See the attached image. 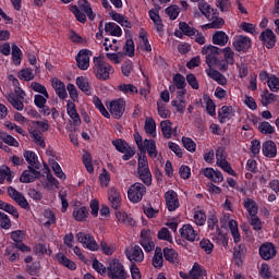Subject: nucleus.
Returning <instances> with one entry per match:
<instances>
[{
	"label": "nucleus",
	"instance_id": "nucleus-1",
	"mask_svg": "<svg viewBox=\"0 0 279 279\" xmlns=\"http://www.w3.org/2000/svg\"><path fill=\"white\" fill-rule=\"evenodd\" d=\"M78 5V7H77ZM77 5H70V12L74 14L78 23H86V16L89 21H95V12H93V7L88 0H78Z\"/></svg>",
	"mask_w": 279,
	"mask_h": 279
},
{
	"label": "nucleus",
	"instance_id": "nucleus-2",
	"mask_svg": "<svg viewBox=\"0 0 279 279\" xmlns=\"http://www.w3.org/2000/svg\"><path fill=\"white\" fill-rule=\"evenodd\" d=\"M93 62V71L97 80H100V82H107V80H110V75L114 73V68L110 65V63L106 62L101 57H94Z\"/></svg>",
	"mask_w": 279,
	"mask_h": 279
},
{
	"label": "nucleus",
	"instance_id": "nucleus-3",
	"mask_svg": "<svg viewBox=\"0 0 279 279\" xmlns=\"http://www.w3.org/2000/svg\"><path fill=\"white\" fill-rule=\"evenodd\" d=\"M207 226L209 230H216V234H213L211 239L216 245H228V234L222 233L219 229V218L215 215H209L207 219Z\"/></svg>",
	"mask_w": 279,
	"mask_h": 279
},
{
	"label": "nucleus",
	"instance_id": "nucleus-4",
	"mask_svg": "<svg viewBox=\"0 0 279 279\" xmlns=\"http://www.w3.org/2000/svg\"><path fill=\"white\" fill-rule=\"evenodd\" d=\"M111 143L113 147H116L117 151H119L120 154H124V156H122V160L128 161L134 158L136 154V148L130 146V144H128L125 140L118 138L113 140Z\"/></svg>",
	"mask_w": 279,
	"mask_h": 279
},
{
	"label": "nucleus",
	"instance_id": "nucleus-5",
	"mask_svg": "<svg viewBox=\"0 0 279 279\" xmlns=\"http://www.w3.org/2000/svg\"><path fill=\"white\" fill-rule=\"evenodd\" d=\"M145 193H147V187L143 183L136 182L129 187L128 198L132 204H138V202H143Z\"/></svg>",
	"mask_w": 279,
	"mask_h": 279
},
{
	"label": "nucleus",
	"instance_id": "nucleus-6",
	"mask_svg": "<svg viewBox=\"0 0 279 279\" xmlns=\"http://www.w3.org/2000/svg\"><path fill=\"white\" fill-rule=\"evenodd\" d=\"M107 274L111 279H128L125 267L118 259L111 262L107 268Z\"/></svg>",
	"mask_w": 279,
	"mask_h": 279
},
{
	"label": "nucleus",
	"instance_id": "nucleus-7",
	"mask_svg": "<svg viewBox=\"0 0 279 279\" xmlns=\"http://www.w3.org/2000/svg\"><path fill=\"white\" fill-rule=\"evenodd\" d=\"M221 52V48L213 45L204 46L202 49V54L206 56V64L209 66H213V64H217V62H219V58H217V56H220Z\"/></svg>",
	"mask_w": 279,
	"mask_h": 279
},
{
	"label": "nucleus",
	"instance_id": "nucleus-8",
	"mask_svg": "<svg viewBox=\"0 0 279 279\" xmlns=\"http://www.w3.org/2000/svg\"><path fill=\"white\" fill-rule=\"evenodd\" d=\"M125 99L124 98H118L113 99L109 102V106H107L110 114L113 117V119H121L123 114H125Z\"/></svg>",
	"mask_w": 279,
	"mask_h": 279
},
{
	"label": "nucleus",
	"instance_id": "nucleus-9",
	"mask_svg": "<svg viewBox=\"0 0 279 279\" xmlns=\"http://www.w3.org/2000/svg\"><path fill=\"white\" fill-rule=\"evenodd\" d=\"M124 254L132 265H136V263H143V260H145V253H143V248L138 245L126 247Z\"/></svg>",
	"mask_w": 279,
	"mask_h": 279
},
{
	"label": "nucleus",
	"instance_id": "nucleus-10",
	"mask_svg": "<svg viewBox=\"0 0 279 279\" xmlns=\"http://www.w3.org/2000/svg\"><path fill=\"white\" fill-rule=\"evenodd\" d=\"M233 48L239 53H247L250 49H252V38L245 36V35H239L233 38Z\"/></svg>",
	"mask_w": 279,
	"mask_h": 279
},
{
	"label": "nucleus",
	"instance_id": "nucleus-11",
	"mask_svg": "<svg viewBox=\"0 0 279 279\" xmlns=\"http://www.w3.org/2000/svg\"><path fill=\"white\" fill-rule=\"evenodd\" d=\"M93 56V51L88 49H81L75 57L76 66L81 71H88L90 66V57Z\"/></svg>",
	"mask_w": 279,
	"mask_h": 279
},
{
	"label": "nucleus",
	"instance_id": "nucleus-12",
	"mask_svg": "<svg viewBox=\"0 0 279 279\" xmlns=\"http://www.w3.org/2000/svg\"><path fill=\"white\" fill-rule=\"evenodd\" d=\"M43 174L40 173V171H38V169L28 166L27 170H24L20 177V182H22V184H32V182H36V180H39V178Z\"/></svg>",
	"mask_w": 279,
	"mask_h": 279
},
{
	"label": "nucleus",
	"instance_id": "nucleus-13",
	"mask_svg": "<svg viewBox=\"0 0 279 279\" xmlns=\"http://www.w3.org/2000/svg\"><path fill=\"white\" fill-rule=\"evenodd\" d=\"M8 195L21 206V208H24V210H29V203L27 202V198L21 192H17L16 189L13 186L8 187Z\"/></svg>",
	"mask_w": 279,
	"mask_h": 279
},
{
	"label": "nucleus",
	"instance_id": "nucleus-14",
	"mask_svg": "<svg viewBox=\"0 0 279 279\" xmlns=\"http://www.w3.org/2000/svg\"><path fill=\"white\" fill-rule=\"evenodd\" d=\"M179 232L181 239H184L190 243H195V241H199V234H197V231H195V229H193V226L191 225H183Z\"/></svg>",
	"mask_w": 279,
	"mask_h": 279
},
{
	"label": "nucleus",
	"instance_id": "nucleus-15",
	"mask_svg": "<svg viewBox=\"0 0 279 279\" xmlns=\"http://www.w3.org/2000/svg\"><path fill=\"white\" fill-rule=\"evenodd\" d=\"M166 206L170 213L180 208V201L178 199V193L173 190H169L165 194Z\"/></svg>",
	"mask_w": 279,
	"mask_h": 279
},
{
	"label": "nucleus",
	"instance_id": "nucleus-16",
	"mask_svg": "<svg viewBox=\"0 0 279 279\" xmlns=\"http://www.w3.org/2000/svg\"><path fill=\"white\" fill-rule=\"evenodd\" d=\"M259 40L265 45L266 49H274L276 47V34L270 28H266L260 33Z\"/></svg>",
	"mask_w": 279,
	"mask_h": 279
},
{
	"label": "nucleus",
	"instance_id": "nucleus-17",
	"mask_svg": "<svg viewBox=\"0 0 279 279\" xmlns=\"http://www.w3.org/2000/svg\"><path fill=\"white\" fill-rule=\"evenodd\" d=\"M204 274H206V271L202 268V266L198 263H194L189 274L180 272V276L183 279H204Z\"/></svg>",
	"mask_w": 279,
	"mask_h": 279
},
{
	"label": "nucleus",
	"instance_id": "nucleus-18",
	"mask_svg": "<svg viewBox=\"0 0 279 279\" xmlns=\"http://www.w3.org/2000/svg\"><path fill=\"white\" fill-rule=\"evenodd\" d=\"M108 199H109V204H110L111 208H113V210H119L121 208L122 197H121V193L118 192L117 187L109 189Z\"/></svg>",
	"mask_w": 279,
	"mask_h": 279
},
{
	"label": "nucleus",
	"instance_id": "nucleus-19",
	"mask_svg": "<svg viewBox=\"0 0 279 279\" xmlns=\"http://www.w3.org/2000/svg\"><path fill=\"white\" fill-rule=\"evenodd\" d=\"M51 86L56 92V95L59 97V99H66L69 97V94L66 93V85L60 78L54 77L51 80Z\"/></svg>",
	"mask_w": 279,
	"mask_h": 279
},
{
	"label": "nucleus",
	"instance_id": "nucleus-20",
	"mask_svg": "<svg viewBox=\"0 0 279 279\" xmlns=\"http://www.w3.org/2000/svg\"><path fill=\"white\" fill-rule=\"evenodd\" d=\"M208 21H211V23L206 24L205 29H221L226 25L223 17H219V11H215Z\"/></svg>",
	"mask_w": 279,
	"mask_h": 279
},
{
	"label": "nucleus",
	"instance_id": "nucleus-21",
	"mask_svg": "<svg viewBox=\"0 0 279 279\" xmlns=\"http://www.w3.org/2000/svg\"><path fill=\"white\" fill-rule=\"evenodd\" d=\"M262 151L266 158H276V156H278V147H276V143L274 141L264 142Z\"/></svg>",
	"mask_w": 279,
	"mask_h": 279
},
{
	"label": "nucleus",
	"instance_id": "nucleus-22",
	"mask_svg": "<svg viewBox=\"0 0 279 279\" xmlns=\"http://www.w3.org/2000/svg\"><path fill=\"white\" fill-rule=\"evenodd\" d=\"M5 99L11 104V106L14 108V110H17L19 112H23L25 105L23 104V99L14 93H9L5 95Z\"/></svg>",
	"mask_w": 279,
	"mask_h": 279
},
{
	"label": "nucleus",
	"instance_id": "nucleus-23",
	"mask_svg": "<svg viewBox=\"0 0 279 279\" xmlns=\"http://www.w3.org/2000/svg\"><path fill=\"white\" fill-rule=\"evenodd\" d=\"M228 40H230V37L223 31H216L211 37L213 45H218V47H226Z\"/></svg>",
	"mask_w": 279,
	"mask_h": 279
},
{
	"label": "nucleus",
	"instance_id": "nucleus-24",
	"mask_svg": "<svg viewBox=\"0 0 279 279\" xmlns=\"http://www.w3.org/2000/svg\"><path fill=\"white\" fill-rule=\"evenodd\" d=\"M203 174L215 184H220V182L223 180V173H221L219 170H214L213 168H206Z\"/></svg>",
	"mask_w": 279,
	"mask_h": 279
},
{
	"label": "nucleus",
	"instance_id": "nucleus-25",
	"mask_svg": "<svg viewBox=\"0 0 279 279\" xmlns=\"http://www.w3.org/2000/svg\"><path fill=\"white\" fill-rule=\"evenodd\" d=\"M76 86H78L80 90L86 94L87 97H90V95H93V87L90 86V82H88V78L86 76H77Z\"/></svg>",
	"mask_w": 279,
	"mask_h": 279
},
{
	"label": "nucleus",
	"instance_id": "nucleus-26",
	"mask_svg": "<svg viewBox=\"0 0 279 279\" xmlns=\"http://www.w3.org/2000/svg\"><path fill=\"white\" fill-rule=\"evenodd\" d=\"M140 151H147L150 158H158V149L154 140H144L143 148Z\"/></svg>",
	"mask_w": 279,
	"mask_h": 279
},
{
	"label": "nucleus",
	"instance_id": "nucleus-27",
	"mask_svg": "<svg viewBox=\"0 0 279 279\" xmlns=\"http://www.w3.org/2000/svg\"><path fill=\"white\" fill-rule=\"evenodd\" d=\"M23 156L28 163V167L40 169V161L38 160V155H36L34 150H24Z\"/></svg>",
	"mask_w": 279,
	"mask_h": 279
},
{
	"label": "nucleus",
	"instance_id": "nucleus-28",
	"mask_svg": "<svg viewBox=\"0 0 279 279\" xmlns=\"http://www.w3.org/2000/svg\"><path fill=\"white\" fill-rule=\"evenodd\" d=\"M259 255L263 260H271L276 256V247L274 245H260Z\"/></svg>",
	"mask_w": 279,
	"mask_h": 279
},
{
	"label": "nucleus",
	"instance_id": "nucleus-29",
	"mask_svg": "<svg viewBox=\"0 0 279 279\" xmlns=\"http://www.w3.org/2000/svg\"><path fill=\"white\" fill-rule=\"evenodd\" d=\"M247 252V248L245 245H235L233 248V258L238 266L243 265V258L245 256V253Z\"/></svg>",
	"mask_w": 279,
	"mask_h": 279
},
{
	"label": "nucleus",
	"instance_id": "nucleus-30",
	"mask_svg": "<svg viewBox=\"0 0 279 279\" xmlns=\"http://www.w3.org/2000/svg\"><path fill=\"white\" fill-rule=\"evenodd\" d=\"M76 239L78 243H81L82 245H97V241H95V236H93L90 233L78 232L76 234Z\"/></svg>",
	"mask_w": 279,
	"mask_h": 279
},
{
	"label": "nucleus",
	"instance_id": "nucleus-31",
	"mask_svg": "<svg viewBox=\"0 0 279 279\" xmlns=\"http://www.w3.org/2000/svg\"><path fill=\"white\" fill-rule=\"evenodd\" d=\"M243 206L245 210L248 213L250 217L258 215V204L253 198H245L243 201Z\"/></svg>",
	"mask_w": 279,
	"mask_h": 279
},
{
	"label": "nucleus",
	"instance_id": "nucleus-32",
	"mask_svg": "<svg viewBox=\"0 0 279 279\" xmlns=\"http://www.w3.org/2000/svg\"><path fill=\"white\" fill-rule=\"evenodd\" d=\"M198 10L207 20L210 19V16L215 14V12H217V9H213V7L208 4L206 0H202L198 3Z\"/></svg>",
	"mask_w": 279,
	"mask_h": 279
},
{
	"label": "nucleus",
	"instance_id": "nucleus-33",
	"mask_svg": "<svg viewBox=\"0 0 279 279\" xmlns=\"http://www.w3.org/2000/svg\"><path fill=\"white\" fill-rule=\"evenodd\" d=\"M57 260L60 265H63V267L71 269V271H75L77 269V265L69 259L64 253L57 254Z\"/></svg>",
	"mask_w": 279,
	"mask_h": 279
},
{
	"label": "nucleus",
	"instance_id": "nucleus-34",
	"mask_svg": "<svg viewBox=\"0 0 279 279\" xmlns=\"http://www.w3.org/2000/svg\"><path fill=\"white\" fill-rule=\"evenodd\" d=\"M105 32L106 34H110V36H123V31L121 29V26L114 22L107 23L105 25Z\"/></svg>",
	"mask_w": 279,
	"mask_h": 279
},
{
	"label": "nucleus",
	"instance_id": "nucleus-35",
	"mask_svg": "<svg viewBox=\"0 0 279 279\" xmlns=\"http://www.w3.org/2000/svg\"><path fill=\"white\" fill-rule=\"evenodd\" d=\"M116 217L120 223H124L125 226H136V222L134 221L132 216L128 215V213L125 211H116Z\"/></svg>",
	"mask_w": 279,
	"mask_h": 279
},
{
	"label": "nucleus",
	"instance_id": "nucleus-36",
	"mask_svg": "<svg viewBox=\"0 0 279 279\" xmlns=\"http://www.w3.org/2000/svg\"><path fill=\"white\" fill-rule=\"evenodd\" d=\"M163 256L168 263L172 265H178L180 263V257L178 256V252L173 248L166 247L163 248Z\"/></svg>",
	"mask_w": 279,
	"mask_h": 279
},
{
	"label": "nucleus",
	"instance_id": "nucleus-37",
	"mask_svg": "<svg viewBox=\"0 0 279 279\" xmlns=\"http://www.w3.org/2000/svg\"><path fill=\"white\" fill-rule=\"evenodd\" d=\"M11 49L13 63L15 64V66H21V62L23 60V50H21V48H19L16 44H12Z\"/></svg>",
	"mask_w": 279,
	"mask_h": 279
},
{
	"label": "nucleus",
	"instance_id": "nucleus-38",
	"mask_svg": "<svg viewBox=\"0 0 279 279\" xmlns=\"http://www.w3.org/2000/svg\"><path fill=\"white\" fill-rule=\"evenodd\" d=\"M73 218L75 221H86V219H88V208H86V206L75 207Z\"/></svg>",
	"mask_w": 279,
	"mask_h": 279
},
{
	"label": "nucleus",
	"instance_id": "nucleus-39",
	"mask_svg": "<svg viewBox=\"0 0 279 279\" xmlns=\"http://www.w3.org/2000/svg\"><path fill=\"white\" fill-rule=\"evenodd\" d=\"M141 245H156V243H154V232L149 229H143L141 231Z\"/></svg>",
	"mask_w": 279,
	"mask_h": 279
},
{
	"label": "nucleus",
	"instance_id": "nucleus-40",
	"mask_svg": "<svg viewBox=\"0 0 279 279\" xmlns=\"http://www.w3.org/2000/svg\"><path fill=\"white\" fill-rule=\"evenodd\" d=\"M165 263V258L162 257V248L157 246L155 248V255L153 256V267L156 269H162V265Z\"/></svg>",
	"mask_w": 279,
	"mask_h": 279
},
{
	"label": "nucleus",
	"instance_id": "nucleus-41",
	"mask_svg": "<svg viewBox=\"0 0 279 279\" xmlns=\"http://www.w3.org/2000/svg\"><path fill=\"white\" fill-rule=\"evenodd\" d=\"M208 77L214 80V82H217L220 86H226L228 84V78L221 72L218 70H211L209 73H207Z\"/></svg>",
	"mask_w": 279,
	"mask_h": 279
},
{
	"label": "nucleus",
	"instance_id": "nucleus-42",
	"mask_svg": "<svg viewBox=\"0 0 279 279\" xmlns=\"http://www.w3.org/2000/svg\"><path fill=\"white\" fill-rule=\"evenodd\" d=\"M93 104L97 110H99L100 114L105 117V119H110V112H108V109L104 106V102H101V99L99 96L93 97Z\"/></svg>",
	"mask_w": 279,
	"mask_h": 279
},
{
	"label": "nucleus",
	"instance_id": "nucleus-43",
	"mask_svg": "<svg viewBox=\"0 0 279 279\" xmlns=\"http://www.w3.org/2000/svg\"><path fill=\"white\" fill-rule=\"evenodd\" d=\"M229 229L233 238L234 243L241 242V233L239 232V222L236 220L229 221Z\"/></svg>",
	"mask_w": 279,
	"mask_h": 279
},
{
	"label": "nucleus",
	"instance_id": "nucleus-44",
	"mask_svg": "<svg viewBox=\"0 0 279 279\" xmlns=\"http://www.w3.org/2000/svg\"><path fill=\"white\" fill-rule=\"evenodd\" d=\"M144 130L146 134H149L153 138H156V120H154V118H147L145 121Z\"/></svg>",
	"mask_w": 279,
	"mask_h": 279
},
{
	"label": "nucleus",
	"instance_id": "nucleus-45",
	"mask_svg": "<svg viewBox=\"0 0 279 279\" xmlns=\"http://www.w3.org/2000/svg\"><path fill=\"white\" fill-rule=\"evenodd\" d=\"M118 90L120 93H123V95H137L138 94V87L134 84H120L118 86Z\"/></svg>",
	"mask_w": 279,
	"mask_h": 279
},
{
	"label": "nucleus",
	"instance_id": "nucleus-46",
	"mask_svg": "<svg viewBox=\"0 0 279 279\" xmlns=\"http://www.w3.org/2000/svg\"><path fill=\"white\" fill-rule=\"evenodd\" d=\"M179 29L184 36H189L190 38H193L197 34V28L191 27L186 22H180Z\"/></svg>",
	"mask_w": 279,
	"mask_h": 279
},
{
	"label": "nucleus",
	"instance_id": "nucleus-47",
	"mask_svg": "<svg viewBox=\"0 0 279 279\" xmlns=\"http://www.w3.org/2000/svg\"><path fill=\"white\" fill-rule=\"evenodd\" d=\"M138 178L146 186H151V171L149 169L137 170Z\"/></svg>",
	"mask_w": 279,
	"mask_h": 279
},
{
	"label": "nucleus",
	"instance_id": "nucleus-48",
	"mask_svg": "<svg viewBox=\"0 0 279 279\" xmlns=\"http://www.w3.org/2000/svg\"><path fill=\"white\" fill-rule=\"evenodd\" d=\"M26 233L24 230H15L11 232V239L16 245H25L23 241H25Z\"/></svg>",
	"mask_w": 279,
	"mask_h": 279
},
{
	"label": "nucleus",
	"instance_id": "nucleus-49",
	"mask_svg": "<svg viewBox=\"0 0 279 279\" xmlns=\"http://www.w3.org/2000/svg\"><path fill=\"white\" fill-rule=\"evenodd\" d=\"M232 114V106H222L218 112L220 123H226L227 119H230Z\"/></svg>",
	"mask_w": 279,
	"mask_h": 279
},
{
	"label": "nucleus",
	"instance_id": "nucleus-50",
	"mask_svg": "<svg viewBox=\"0 0 279 279\" xmlns=\"http://www.w3.org/2000/svg\"><path fill=\"white\" fill-rule=\"evenodd\" d=\"M171 125L172 124L170 120L161 121L160 128L165 138H171V136L173 135V129L171 128Z\"/></svg>",
	"mask_w": 279,
	"mask_h": 279
},
{
	"label": "nucleus",
	"instance_id": "nucleus-51",
	"mask_svg": "<svg viewBox=\"0 0 279 279\" xmlns=\"http://www.w3.org/2000/svg\"><path fill=\"white\" fill-rule=\"evenodd\" d=\"M0 210H4V213H9V215H12L14 219H19V210H16L14 206L10 205L9 203L0 201Z\"/></svg>",
	"mask_w": 279,
	"mask_h": 279
},
{
	"label": "nucleus",
	"instance_id": "nucleus-52",
	"mask_svg": "<svg viewBox=\"0 0 279 279\" xmlns=\"http://www.w3.org/2000/svg\"><path fill=\"white\" fill-rule=\"evenodd\" d=\"M206 219L207 216L204 209H198L194 211V223H196V226H205Z\"/></svg>",
	"mask_w": 279,
	"mask_h": 279
},
{
	"label": "nucleus",
	"instance_id": "nucleus-53",
	"mask_svg": "<svg viewBox=\"0 0 279 279\" xmlns=\"http://www.w3.org/2000/svg\"><path fill=\"white\" fill-rule=\"evenodd\" d=\"M172 81L178 90H184V88H186V78H184V75L177 73Z\"/></svg>",
	"mask_w": 279,
	"mask_h": 279
},
{
	"label": "nucleus",
	"instance_id": "nucleus-54",
	"mask_svg": "<svg viewBox=\"0 0 279 279\" xmlns=\"http://www.w3.org/2000/svg\"><path fill=\"white\" fill-rule=\"evenodd\" d=\"M165 12H166L167 16H169L170 21H175V19H178V16H180V7L172 4L170 7H167L165 9Z\"/></svg>",
	"mask_w": 279,
	"mask_h": 279
},
{
	"label": "nucleus",
	"instance_id": "nucleus-55",
	"mask_svg": "<svg viewBox=\"0 0 279 279\" xmlns=\"http://www.w3.org/2000/svg\"><path fill=\"white\" fill-rule=\"evenodd\" d=\"M157 238L159 241H167L168 243H173V236L168 228L162 227L160 231L157 233Z\"/></svg>",
	"mask_w": 279,
	"mask_h": 279
},
{
	"label": "nucleus",
	"instance_id": "nucleus-56",
	"mask_svg": "<svg viewBox=\"0 0 279 279\" xmlns=\"http://www.w3.org/2000/svg\"><path fill=\"white\" fill-rule=\"evenodd\" d=\"M83 165L86 168V171L89 173H95V167L93 166V156L89 153H86L82 157Z\"/></svg>",
	"mask_w": 279,
	"mask_h": 279
},
{
	"label": "nucleus",
	"instance_id": "nucleus-57",
	"mask_svg": "<svg viewBox=\"0 0 279 279\" xmlns=\"http://www.w3.org/2000/svg\"><path fill=\"white\" fill-rule=\"evenodd\" d=\"M31 86L35 93H39V95H43L44 97H46V99H49V92H47V87H45V85L38 82H33Z\"/></svg>",
	"mask_w": 279,
	"mask_h": 279
},
{
	"label": "nucleus",
	"instance_id": "nucleus-58",
	"mask_svg": "<svg viewBox=\"0 0 279 279\" xmlns=\"http://www.w3.org/2000/svg\"><path fill=\"white\" fill-rule=\"evenodd\" d=\"M258 130L260 134H274L276 132V128L271 125V123L264 121L258 124Z\"/></svg>",
	"mask_w": 279,
	"mask_h": 279
},
{
	"label": "nucleus",
	"instance_id": "nucleus-59",
	"mask_svg": "<svg viewBox=\"0 0 279 279\" xmlns=\"http://www.w3.org/2000/svg\"><path fill=\"white\" fill-rule=\"evenodd\" d=\"M182 145L187 151H191V154L195 153V149H197V144H195V142L191 137L183 136Z\"/></svg>",
	"mask_w": 279,
	"mask_h": 279
},
{
	"label": "nucleus",
	"instance_id": "nucleus-60",
	"mask_svg": "<svg viewBox=\"0 0 279 279\" xmlns=\"http://www.w3.org/2000/svg\"><path fill=\"white\" fill-rule=\"evenodd\" d=\"M265 94L262 95V104L263 106H269V104L276 101L278 96L276 94L269 93V89L264 92Z\"/></svg>",
	"mask_w": 279,
	"mask_h": 279
},
{
	"label": "nucleus",
	"instance_id": "nucleus-61",
	"mask_svg": "<svg viewBox=\"0 0 279 279\" xmlns=\"http://www.w3.org/2000/svg\"><path fill=\"white\" fill-rule=\"evenodd\" d=\"M51 169L54 171L56 178H59V180H66V174L62 171V167H60V163L58 161L53 160L51 162Z\"/></svg>",
	"mask_w": 279,
	"mask_h": 279
},
{
	"label": "nucleus",
	"instance_id": "nucleus-62",
	"mask_svg": "<svg viewBox=\"0 0 279 279\" xmlns=\"http://www.w3.org/2000/svg\"><path fill=\"white\" fill-rule=\"evenodd\" d=\"M268 88L271 93H278L279 90V77L276 75H270V78L267 81Z\"/></svg>",
	"mask_w": 279,
	"mask_h": 279
},
{
	"label": "nucleus",
	"instance_id": "nucleus-63",
	"mask_svg": "<svg viewBox=\"0 0 279 279\" xmlns=\"http://www.w3.org/2000/svg\"><path fill=\"white\" fill-rule=\"evenodd\" d=\"M221 53H223L225 62H229L232 66L234 64V51H232V48L226 47L222 49Z\"/></svg>",
	"mask_w": 279,
	"mask_h": 279
},
{
	"label": "nucleus",
	"instance_id": "nucleus-64",
	"mask_svg": "<svg viewBox=\"0 0 279 279\" xmlns=\"http://www.w3.org/2000/svg\"><path fill=\"white\" fill-rule=\"evenodd\" d=\"M17 77L24 82H32V80H34V73L29 69H22L19 72Z\"/></svg>",
	"mask_w": 279,
	"mask_h": 279
}]
</instances>
